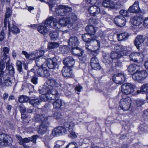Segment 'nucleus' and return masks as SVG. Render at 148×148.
I'll return each mask as SVG.
<instances>
[{
	"label": "nucleus",
	"instance_id": "1",
	"mask_svg": "<svg viewBox=\"0 0 148 148\" xmlns=\"http://www.w3.org/2000/svg\"><path fill=\"white\" fill-rule=\"evenodd\" d=\"M72 9L70 7L65 6V26L71 29L75 27H81L82 24H79L77 21L76 16L75 14L71 13Z\"/></svg>",
	"mask_w": 148,
	"mask_h": 148
},
{
	"label": "nucleus",
	"instance_id": "2",
	"mask_svg": "<svg viewBox=\"0 0 148 148\" xmlns=\"http://www.w3.org/2000/svg\"><path fill=\"white\" fill-rule=\"evenodd\" d=\"M58 23V20L52 16H50L43 22L37 27L38 31L40 33L44 35L49 32V28L56 26Z\"/></svg>",
	"mask_w": 148,
	"mask_h": 148
},
{
	"label": "nucleus",
	"instance_id": "3",
	"mask_svg": "<svg viewBox=\"0 0 148 148\" xmlns=\"http://www.w3.org/2000/svg\"><path fill=\"white\" fill-rule=\"evenodd\" d=\"M35 118L36 122L42 123L38 129V132L40 134H44L46 133L48 125V123L46 122L47 120V117L45 115L37 114Z\"/></svg>",
	"mask_w": 148,
	"mask_h": 148
},
{
	"label": "nucleus",
	"instance_id": "4",
	"mask_svg": "<svg viewBox=\"0 0 148 148\" xmlns=\"http://www.w3.org/2000/svg\"><path fill=\"white\" fill-rule=\"evenodd\" d=\"M147 76V73L145 70H140L136 71L132 75L133 79L139 83H143Z\"/></svg>",
	"mask_w": 148,
	"mask_h": 148
},
{
	"label": "nucleus",
	"instance_id": "5",
	"mask_svg": "<svg viewBox=\"0 0 148 148\" xmlns=\"http://www.w3.org/2000/svg\"><path fill=\"white\" fill-rule=\"evenodd\" d=\"M82 38L83 40L87 43L90 42L92 41H93L99 47L100 45V41L97 40V37L96 36H94L92 35L88 34H83Z\"/></svg>",
	"mask_w": 148,
	"mask_h": 148
},
{
	"label": "nucleus",
	"instance_id": "6",
	"mask_svg": "<svg viewBox=\"0 0 148 148\" xmlns=\"http://www.w3.org/2000/svg\"><path fill=\"white\" fill-rule=\"evenodd\" d=\"M129 57L130 60L134 62L140 63L143 60V56L140 52L132 53L129 55Z\"/></svg>",
	"mask_w": 148,
	"mask_h": 148
},
{
	"label": "nucleus",
	"instance_id": "7",
	"mask_svg": "<svg viewBox=\"0 0 148 148\" xmlns=\"http://www.w3.org/2000/svg\"><path fill=\"white\" fill-rule=\"evenodd\" d=\"M121 88V90L122 93L126 95L133 93L134 91L133 85L129 83L124 84L122 85Z\"/></svg>",
	"mask_w": 148,
	"mask_h": 148
},
{
	"label": "nucleus",
	"instance_id": "8",
	"mask_svg": "<svg viewBox=\"0 0 148 148\" xmlns=\"http://www.w3.org/2000/svg\"><path fill=\"white\" fill-rule=\"evenodd\" d=\"M131 101L130 98L122 99L120 101L119 106L123 110H128L130 106Z\"/></svg>",
	"mask_w": 148,
	"mask_h": 148
},
{
	"label": "nucleus",
	"instance_id": "9",
	"mask_svg": "<svg viewBox=\"0 0 148 148\" xmlns=\"http://www.w3.org/2000/svg\"><path fill=\"white\" fill-rule=\"evenodd\" d=\"M0 141L5 146L10 145L12 142L11 138L9 135L4 134H0Z\"/></svg>",
	"mask_w": 148,
	"mask_h": 148
},
{
	"label": "nucleus",
	"instance_id": "10",
	"mask_svg": "<svg viewBox=\"0 0 148 148\" xmlns=\"http://www.w3.org/2000/svg\"><path fill=\"white\" fill-rule=\"evenodd\" d=\"M48 95H47V99L48 101H51L52 100L56 99L59 96L57 91L54 89H50L49 88Z\"/></svg>",
	"mask_w": 148,
	"mask_h": 148
},
{
	"label": "nucleus",
	"instance_id": "11",
	"mask_svg": "<svg viewBox=\"0 0 148 148\" xmlns=\"http://www.w3.org/2000/svg\"><path fill=\"white\" fill-rule=\"evenodd\" d=\"M112 79L116 84H121L125 82V78L123 74L118 73L113 76Z\"/></svg>",
	"mask_w": 148,
	"mask_h": 148
},
{
	"label": "nucleus",
	"instance_id": "12",
	"mask_svg": "<svg viewBox=\"0 0 148 148\" xmlns=\"http://www.w3.org/2000/svg\"><path fill=\"white\" fill-rule=\"evenodd\" d=\"M65 131V128L62 126H59L55 128L52 131L50 136V138H52L54 136H58L62 134Z\"/></svg>",
	"mask_w": 148,
	"mask_h": 148
},
{
	"label": "nucleus",
	"instance_id": "13",
	"mask_svg": "<svg viewBox=\"0 0 148 148\" xmlns=\"http://www.w3.org/2000/svg\"><path fill=\"white\" fill-rule=\"evenodd\" d=\"M34 70L37 71V73L39 76L42 77L48 76L49 73L45 67L38 68L37 69L36 66H35Z\"/></svg>",
	"mask_w": 148,
	"mask_h": 148
},
{
	"label": "nucleus",
	"instance_id": "14",
	"mask_svg": "<svg viewBox=\"0 0 148 148\" xmlns=\"http://www.w3.org/2000/svg\"><path fill=\"white\" fill-rule=\"evenodd\" d=\"M88 10L89 14L92 16H97L100 12V8L96 5L90 6L88 9Z\"/></svg>",
	"mask_w": 148,
	"mask_h": 148
},
{
	"label": "nucleus",
	"instance_id": "15",
	"mask_svg": "<svg viewBox=\"0 0 148 148\" xmlns=\"http://www.w3.org/2000/svg\"><path fill=\"white\" fill-rule=\"evenodd\" d=\"M78 40L77 37L75 36L71 37L68 42L69 48H74L78 46L79 44Z\"/></svg>",
	"mask_w": 148,
	"mask_h": 148
},
{
	"label": "nucleus",
	"instance_id": "16",
	"mask_svg": "<svg viewBox=\"0 0 148 148\" xmlns=\"http://www.w3.org/2000/svg\"><path fill=\"white\" fill-rule=\"evenodd\" d=\"M115 24L118 26L122 27L125 25L126 23V19L122 16H119L115 17L114 19Z\"/></svg>",
	"mask_w": 148,
	"mask_h": 148
},
{
	"label": "nucleus",
	"instance_id": "17",
	"mask_svg": "<svg viewBox=\"0 0 148 148\" xmlns=\"http://www.w3.org/2000/svg\"><path fill=\"white\" fill-rule=\"evenodd\" d=\"M128 11L129 12L132 13H140L141 12V10L139 8L138 1H136L133 5L129 7Z\"/></svg>",
	"mask_w": 148,
	"mask_h": 148
},
{
	"label": "nucleus",
	"instance_id": "18",
	"mask_svg": "<svg viewBox=\"0 0 148 148\" xmlns=\"http://www.w3.org/2000/svg\"><path fill=\"white\" fill-rule=\"evenodd\" d=\"M90 64L92 68L95 70H99L100 69L98 60L96 57L92 58L91 59Z\"/></svg>",
	"mask_w": 148,
	"mask_h": 148
},
{
	"label": "nucleus",
	"instance_id": "19",
	"mask_svg": "<svg viewBox=\"0 0 148 148\" xmlns=\"http://www.w3.org/2000/svg\"><path fill=\"white\" fill-rule=\"evenodd\" d=\"M46 64H47V66L49 69H54L58 65L57 59L55 58L49 59L47 61Z\"/></svg>",
	"mask_w": 148,
	"mask_h": 148
},
{
	"label": "nucleus",
	"instance_id": "20",
	"mask_svg": "<svg viewBox=\"0 0 148 148\" xmlns=\"http://www.w3.org/2000/svg\"><path fill=\"white\" fill-rule=\"evenodd\" d=\"M144 39L142 36L138 35L135 38L134 43L137 49H139V47L141 46L143 44Z\"/></svg>",
	"mask_w": 148,
	"mask_h": 148
},
{
	"label": "nucleus",
	"instance_id": "21",
	"mask_svg": "<svg viewBox=\"0 0 148 148\" xmlns=\"http://www.w3.org/2000/svg\"><path fill=\"white\" fill-rule=\"evenodd\" d=\"M75 62V60L72 57H67L65 58V68H73Z\"/></svg>",
	"mask_w": 148,
	"mask_h": 148
},
{
	"label": "nucleus",
	"instance_id": "22",
	"mask_svg": "<svg viewBox=\"0 0 148 148\" xmlns=\"http://www.w3.org/2000/svg\"><path fill=\"white\" fill-rule=\"evenodd\" d=\"M141 67L137 64H133L129 65L127 68V71L129 74L133 73L135 71H138Z\"/></svg>",
	"mask_w": 148,
	"mask_h": 148
},
{
	"label": "nucleus",
	"instance_id": "23",
	"mask_svg": "<svg viewBox=\"0 0 148 148\" xmlns=\"http://www.w3.org/2000/svg\"><path fill=\"white\" fill-rule=\"evenodd\" d=\"M102 5L104 7L108 8L113 9L115 6V4L112 0H103Z\"/></svg>",
	"mask_w": 148,
	"mask_h": 148
},
{
	"label": "nucleus",
	"instance_id": "24",
	"mask_svg": "<svg viewBox=\"0 0 148 148\" xmlns=\"http://www.w3.org/2000/svg\"><path fill=\"white\" fill-rule=\"evenodd\" d=\"M43 97H40L37 99H30L29 101V103L33 106L36 107L42 101L45 100Z\"/></svg>",
	"mask_w": 148,
	"mask_h": 148
},
{
	"label": "nucleus",
	"instance_id": "25",
	"mask_svg": "<svg viewBox=\"0 0 148 148\" xmlns=\"http://www.w3.org/2000/svg\"><path fill=\"white\" fill-rule=\"evenodd\" d=\"M72 50L71 51L72 54L75 56H82L84 51L78 47H75L74 48H71Z\"/></svg>",
	"mask_w": 148,
	"mask_h": 148
},
{
	"label": "nucleus",
	"instance_id": "26",
	"mask_svg": "<svg viewBox=\"0 0 148 148\" xmlns=\"http://www.w3.org/2000/svg\"><path fill=\"white\" fill-rule=\"evenodd\" d=\"M74 126V124L72 123H70L68 124V127L69 129V132H70L69 136V137L72 138H75L77 137V136L75 133L74 132H73Z\"/></svg>",
	"mask_w": 148,
	"mask_h": 148
},
{
	"label": "nucleus",
	"instance_id": "27",
	"mask_svg": "<svg viewBox=\"0 0 148 148\" xmlns=\"http://www.w3.org/2000/svg\"><path fill=\"white\" fill-rule=\"evenodd\" d=\"M35 62L38 68L44 67L45 63L46 61V60L44 58H36L35 59Z\"/></svg>",
	"mask_w": 148,
	"mask_h": 148
},
{
	"label": "nucleus",
	"instance_id": "28",
	"mask_svg": "<svg viewBox=\"0 0 148 148\" xmlns=\"http://www.w3.org/2000/svg\"><path fill=\"white\" fill-rule=\"evenodd\" d=\"M56 13L57 16H63L62 18H61L60 19L59 24H60V25H61L62 26H64L65 24H64V23H65V22L62 23V21H63V22H64L65 19L64 18V16L65 15V10H60L59 11L58 13H57V12Z\"/></svg>",
	"mask_w": 148,
	"mask_h": 148
},
{
	"label": "nucleus",
	"instance_id": "29",
	"mask_svg": "<svg viewBox=\"0 0 148 148\" xmlns=\"http://www.w3.org/2000/svg\"><path fill=\"white\" fill-rule=\"evenodd\" d=\"M103 56V62L105 64L108 65L112 63L113 60L110 57L109 54H104Z\"/></svg>",
	"mask_w": 148,
	"mask_h": 148
},
{
	"label": "nucleus",
	"instance_id": "30",
	"mask_svg": "<svg viewBox=\"0 0 148 148\" xmlns=\"http://www.w3.org/2000/svg\"><path fill=\"white\" fill-rule=\"evenodd\" d=\"M54 100V101L53 102V108L57 109H60L61 106H62V102L61 100L59 99H56Z\"/></svg>",
	"mask_w": 148,
	"mask_h": 148
},
{
	"label": "nucleus",
	"instance_id": "31",
	"mask_svg": "<svg viewBox=\"0 0 148 148\" xmlns=\"http://www.w3.org/2000/svg\"><path fill=\"white\" fill-rule=\"evenodd\" d=\"M129 35L127 33H123L117 34L118 41H124L127 39Z\"/></svg>",
	"mask_w": 148,
	"mask_h": 148
},
{
	"label": "nucleus",
	"instance_id": "32",
	"mask_svg": "<svg viewBox=\"0 0 148 148\" xmlns=\"http://www.w3.org/2000/svg\"><path fill=\"white\" fill-rule=\"evenodd\" d=\"M85 29L89 34H92L94 36H95L94 34L96 32V31L93 25H88L86 27Z\"/></svg>",
	"mask_w": 148,
	"mask_h": 148
},
{
	"label": "nucleus",
	"instance_id": "33",
	"mask_svg": "<svg viewBox=\"0 0 148 148\" xmlns=\"http://www.w3.org/2000/svg\"><path fill=\"white\" fill-rule=\"evenodd\" d=\"M49 90V88L45 86L41 89H39V92L40 94H42V96H40V97H44L43 98H45L46 97L47 98V95H48Z\"/></svg>",
	"mask_w": 148,
	"mask_h": 148
},
{
	"label": "nucleus",
	"instance_id": "34",
	"mask_svg": "<svg viewBox=\"0 0 148 148\" xmlns=\"http://www.w3.org/2000/svg\"><path fill=\"white\" fill-rule=\"evenodd\" d=\"M44 51L43 50H38L32 54V56L34 60L36 58H41L40 57L44 54Z\"/></svg>",
	"mask_w": 148,
	"mask_h": 148
},
{
	"label": "nucleus",
	"instance_id": "35",
	"mask_svg": "<svg viewBox=\"0 0 148 148\" xmlns=\"http://www.w3.org/2000/svg\"><path fill=\"white\" fill-rule=\"evenodd\" d=\"M11 14L12 11L10 8L9 7L7 8L4 21V25L5 26L7 25L8 22L7 18L10 16Z\"/></svg>",
	"mask_w": 148,
	"mask_h": 148
},
{
	"label": "nucleus",
	"instance_id": "36",
	"mask_svg": "<svg viewBox=\"0 0 148 148\" xmlns=\"http://www.w3.org/2000/svg\"><path fill=\"white\" fill-rule=\"evenodd\" d=\"M6 69L9 71V73L10 75L13 76L14 73V70L13 67L11 65L10 63H6Z\"/></svg>",
	"mask_w": 148,
	"mask_h": 148
},
{
	"label": "nucleus",
	"instance_id": "37",
	"mask_svg": "<svg viewBox=\"0 0 148 148\" xmlns=\"http://www.w3.org/2000/svg\"><path fill=\"white\" fill-rule=\"evenodd\" d=\"M110 55V57L112 59V60H114L118 59L120 58L121 56H123L122 54H120L117 52H112Z\"/></svg>",
	"mask_w": 148,
	"mask_h": 148
},
{
	"label": "nucleus",
	"instance_id": "38",
	"mask_svg": "<svg viewBox=\"0 0 148 148\" xmlns=\"http://www.w3.org/2000/svg\"><path fill=\"white\" fill-rule=\"evenodd\" d=\"M137 92L138 93H148V84L143 85L141 87L140 90H137Z\"/></svg>",
	"mask_w": 148,
	"mask_h": 148
},
{
	"label": "nucleus",
	"instance_id": "39",
	"mask_svg": "<svg viewBox=\"0 0 148 148\" xmlns=\"http://www.w3.org/2000/svg\"><path fill=\"white\" fill-rule=\"evenodd\" d=\"M72 68H65V77H73L74 76V74L73 73Z\"/></svg>",
	"mask_w": 148,
	"mask_h": 148
},
{
	"label": "nucleus",
	"instance_id": "40",
	"mask_svg": "<svg viewBox=\"0 0 148 148\" xmlns=\"http://www.w3.org/2000/svg\"><path fill=\"white\" fill-rule=\"evenodd\" d=\"M8 26L10 32H12L13 33L18 34L20 32V30L17 26L15 25H13L11 27L9 23H8Z\"/></svg>",
	"mask_w": 148,
	"mask_h": 148
},
{
	"label": "nucleus",
	"instance_id": "41",
	"mask_svg": "<svg viewBox=\"0 0 148 148\" xmlns=\"http://www.w3.org/2000/svg\"><path fill=\"white\" fill-rule=\"evenodd\" d=\"M140 18L139 17H135L132 20V22L133 25L135 26L139 25L141 24Z\"/></svg>",
	"mask_w": 148,
	"mask_h": 148
},
{
	"label": "nucleus",
	"instance_id": "42",
	"mask_svg": "<svg viewBox=\"0 0 148 148\" xmlns=\"http://www.w3.org/2000/svg\"><path fill=\"white\" fill-rule=\"evenodd\" d=\"M145 103V100L142 99H138L134 102L135 106L137 108L141 107Z\"/></svg>",
	"mask_w": 148,
	"mask_h": 148
},
{
	"label": "nucleus",
	"instance_id": "43",
	"mask_svg": "<svg viewBox=\"0 0 148 148\" xmlns=\"http://www.w3.org/2000/svg\"><path fill=\"white\" fill-rule=\"evenodd\" d=\"M47 84L51 86H57L58 83L53 78L49 79L47 82Z\"/></svg>",
	"mask_w": 148,
	"mask_h": 148
},
{
	"label": "nucleus",
	"instance_id": "44",
	"mask_svg": "<svg viewBox=\"0 0 148 148\" xmlns=\"http://www.w3.org/2000/svg\"><path fill=\"white\" fill-rule=\"evenodd\" d=\"M59 44L57 42H50L48 43V47L49 49H54L58 47Z\"/></svg>",
	"mask_w": 148,
	"mask_h": 148
},
{
	"label": "nucleus",
	"instance_id": "45",
	"mask_svg": "<svg viewBox=\"0 0 148 148\" xmlns=\"http://www.w3.org/2000/svg\"><path fill=\"white\" fill-rule=\"evenodd\" d=\"M5 62L3 60H1L0 63V77L4 74V72L3 70L5 68Z\"/></svg>",
	"mask_w": 148,
	"mask_h": 148
},
{
	"label": "nucleus",
	"instance_id": "46",
	"mask_svg": "<svg viewBox=\"0 0 148 148\" xmlns=\"http://www.w3.org/2000/svg\"><path fill=\"white\" fill-rule=\"evenodd\" d=\"M49 34L51 40L56 39L58 37V33L56 32H51Z\"/></svg>",
	"mask_w": 148,
	"mask_h": 148
},
{
	"label": "nucleus",
	"instance_id": "47",
	"mask_svg": "<svg viewBox=\"0 0 148 148\" xmlns=\"http://www.w3.org/2000/svg\"><path fill=\"white\" fill-rule=\"evenodd\" d=\"M120 52L119 53L120 54H122L123 55H127L128 53V51L127 50V48L126 47L123 46L122 45V47L121 48V49L120 51Z\"/></svg>",
	"mask_w": 148,
	"mask_h": 148
},
{
	"label": "nucleus",
	"instance_id": "48",
	"mask_svg": "<svg viewBox=\"0 0 148 148\" xmlns=\"http://www.w3.org/2000/svg\"><path fill=\"white\" fill-rule=\"evenodd\" d=\"M29 100V98L25 96L21 95L19 98V101L20 103L27 102Z\"/></svg>",
	"mask_w": 148,
	"mask_h": 148
},
{
	"label": "nucleus",
	"instance_id": "49",
	"mask_svg": "<svg viewBox=\"0 0 148 148\" xmlns=\"http://www.w3.org/2000/svg\"><path fill=\"white\" fill-rule=\"evenodd\" d=\"M60 10H65V5H57L55 8V12L58 13L59 11Z\"/></svg>",
	"mask_w": 148,
	"mask_h": 148
},
{
	"label": "nucleus",
	"instance_id": "50",
	"mask_svg": "<svg viewBox=\"0 0 148 148\" xmlns=\"http://www.w3.org/2000/svg\"><path fill=\"white\" fill-rule=\"evenodd\" d=\"M66 148H78V145L76 142H73L68 145Z\"/></svg>",
	"mask_w": 148,
	"mask_h": 148
},
{
	"label": "nucleus",
	"instance_id": "51",
	"mask_svg": "<svg viewBox=\"0 0 148 148\" xmlns=\"http://www.w3.org/2000/svg\"><path fill=\"white\" fill-rule=\"evenodd\" d=\"M89 22L91 24L96 25L98 23V21L96 18H90L89 20Z\"/></svg>",
	"mask_w": 148,
	"mask_h": 148
},
{
	"label": "nucleus",
	"instance_id": "52",
	"mask_svg": "<svg viewBox=\"0 0 148 148\" xmlns=\"http://www.w3.org/2000/svg\"><path fill=\"white\" fill-rule=\"evenodd\" d=\"M54 0H49V2H47V3L48 4L49 6V10L50 11H52V9L55 5V3L53 2Z\"/></svg>",
	"mask_w": 148,
	"mask_h": 148
},
{
	"label": "nucleus",
	"instance_id": "53",
	"mask_svg": "<svg viewBox=\"0 0 148 148\" xmlns=\"http://www.w3.org/2000/svg\"><path fill=\"white\" fill-rule=\"evenodd\" d=\"M38 80L37 77L35 75H34L31 79V82L34 84L36 85L38 84Z\"/></svg>",
	"mask_w": 148,
	"mask_h": 148
},
{
	"label": "nucleus",
	"instance_id": "54",
	"mask_svg": "<svg viewBox=\"0 0 148 148\" xmlns=\"http://www.w3.org/2000/svg\"><path fill=\"white\" fill-rule=\"evenodd\" d=\"M3 59H1V60H3L4 62H5V63H9L10 60V58L8 54H3Z\"/></svg>",
	"mask_w": 148,
	"mask_h": 148
},
{
	"label": "nucleus",
	"instance_id": "55",
	"mask_svg": "<svg viewBox=\"0 0 148 148\" xmlns=\"http://www.w3.org/2000/svg\"><path fill=\"white\" fill-rule=\"evenodd\" d=\"M16 66L18 71L19 73H21L22 70V68L21 62L20 61L18 62L17 63Z\"/></svg>",
	"mask_w": 148,
	"mask_h": 148
},
{
	"label": "nucleus",
	"instance_id": "56",
	"mask_svg": "<svg viewBox=\"0 0 148 148\" xmlns=\"http://www.w3.org/2000/svg\"><path fill=\"white\" fill-rule=\"evenodd\" d=\"M62 143V145H64V141H57L56 142V144L54 146L53 148H59L62 146L60 145V143Z\"/></svg>",
	"mask_w": 148,
	"mask_h": 148
},
{
	"label": "nucleus",
	"instance_id": "57",
	"mask_svg": "<svg viewBox=\"0 0 148 148\" xmlns=\"http://www.w3.org/2000/svg\"><path fill=\"white\" fill-rule=\"evenodd\" d=\"M38 137V136L37 135L33 136L31 137H28L29 139L30 140V141H32L34 143H35L37 138Z\"/></svg>",
	"mask_w": 148,
	"mask_h": 148
},
{
	"label": "nucleus",
	"instance_id": "58",
	"mask_svg": "<svg viewBox=\"0 0 148 148\" xmlns=\"http://www.w3.org/2000/svg\"><path fill=\"white\" fill-rule=\"evenodd\" d=\"M97 46L98 47V48L96 50H95L94 51H91V55H92L94 56V57H96L95 56H96L97 54L99 52V51H98L99 49L100 48L99 47V46L97 45Z\"/></svg>",
	"mask_w": 148,
	"mask_h": 148
},
{
	"label": "nucleus",
	"instance_id": "59",
	"mask_svg": "<svg viewBox=\"0 0 148 148\" xmlns=\"http://www.w3.org/2000/svg\"><path fill=\"white\" fill-rule=\"evenodd\" d=\"M119 13L122 16H127L128 13V12L124 10H121L119 11Z\"/></svg>",
	"mask_w": 148,
	"mask_h": 148
},
{
	"label": "nucleus",
	"instance_id": "60",
	"mask_svg": "<svg viewBox=\"0 0 148 148\" xmlns=\"http://www.w3.org/2000/svg\"><path fill=\"white\" fill-rule=\"evenodd\" d=\"M30 142V140L29 138H25L23 139L22 141L19 142V143L20 145H23L25 143H29Z\"/></svg>",
	"mask_w": 148,
	"mask_h": 148
},
{
	"label": "nucleus",
	"instance_id": "61",
	"mask_svg": "<svg viewBox=\"0 0 148 148\" xmlns=\"http://www.w3.org/2000/svg\"><path fill=\"white\" fill-rule=\"evenodd\" d=\"M1 77L3 78L4 82L6 80H8L10 79L9 75L7 73L5 74H3Z\"/></svg>",
	"mask_w": 148,
	"mask_h": 148
},
{
	"label": "nucleus",
	"instance_id": "62",
	"mask_svg": "<svg viewBox=\"0 0 148 148\" xmlns=\"http://www.w3.org/2000/svg\"><path fill=\"white\" fill-rule=\"evenodd\" d=\"M121 45H116L114 47V49L118 52H119L121 49Z\"/></svg>",
	"mask_w": 148,
	"mask_h": 148
},
{
	"label": "nucleus",
	"instance_id": "63",
	"mask_svg": "<svg viewBox=\"0 0 148 148\" xmlns=\"http://www.w3.org/2000/svg\"><path fill=\"white\" fill-rule=\"evenodd\" d=\"M22 54L24 55L25 56L26 58L27 59H29V58L30 56H32V54L31 55H30L28 54L27 53V52L25 51H22Z\"/></svg>",
	"mask_w": 148,
	"mask_h": 148
},
{
	"label": "nucleus",
	"instance_id": "64",
	"mask_svg": "<svg viewBox=\"0 0 148 148\" xmlns=\"http://www.w3.org/2000/svg\"><path fill=\"white\" fill-rule=\"evenodd\" d=\"M5 38L4 31L2 30L0 33V41H2Z\"/></svg>",
	"mask_w": 148,
	"mask_h": 148
}]
</instances>
